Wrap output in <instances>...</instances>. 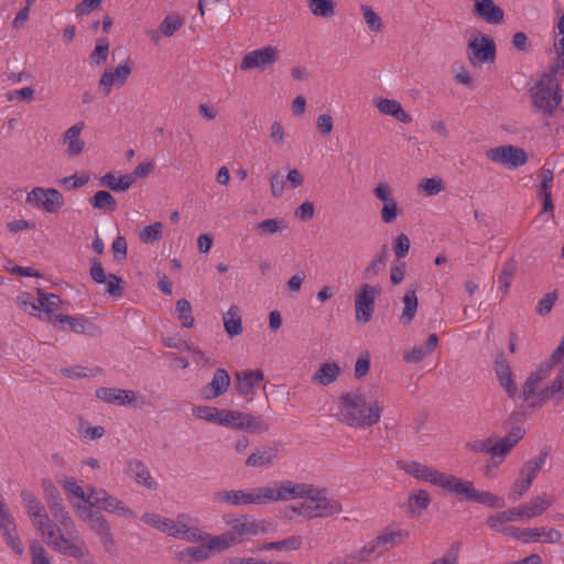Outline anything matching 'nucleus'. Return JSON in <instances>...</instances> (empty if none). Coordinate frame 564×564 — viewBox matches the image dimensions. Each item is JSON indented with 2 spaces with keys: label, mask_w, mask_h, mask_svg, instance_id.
<instances>
[{
  "label": "nucleus",
  "mask_w": 564,
  "mask_h": 564,
  "mask_svg": "<svg viewBox=\"0 0 564 564\" xmlns=\"http://www.w3.org/2000/svg\"><path fill=\"white\" fill-rule=\"evenodd\" d=\"M473 502L484 505L492 509H502L506 501L502 497L497 496L490 491H482L476 489Z\"/></svg>",
  "instance_id": "49530a36"
},
{
  "label": "nucleus",
  "mask_w": 564,
  "mask_h": 564,
  "mask_svg": "<svg viewBox=\"0 0 564 564\" xmlns=\"http://www.w3.org/2000/svg\"><path fill=\"white\" fill-rule=\"evenodd\" d=\"M89 275L91 280L97 284L106 283V291L112 297H121L123 294V280L117 274H106L101 262L93 258L90 259Z\"/></svg>",
  "instance_id": "ddd939ff"
},
{
  "label": "nucleus",
  "mask_w": 564,
  "mask_h": 564,
  "mask_svg": "<svg viewBox=\"0 0 564 564\" xmlns=\"http://www.w3.org/2000/svg\"><path fill=\"white\" fill-rule=\"evenodd\" d=\"M30 554L32 564H51L46 550L37 540L31 542Z\"/></svg>",
  "instance_id": "0e129e2a"
},
{
  "label": "nucleus",
  "mask_w": 564,
  "mask_h": 564,
  "mask_svg": "<svg viewBox=\"0 0 564 564\" xmlns=\"http://www.w3.org/2000/svg\"><path fill=\"white\" fill-rule=\"evenodd\" d=\"M0 530L8 546L11 547L15 554L21 555L24 551L23 544L17 533L14 519L6 508L2 499H0Z\"/></svg>",
  "instance_id": "2eb2a0df"
},
{
  "label": "nucleus",
  "mask_w": 564,
  "mask_h": 564,
  "mask_svg": "<svg viewBox=\"0 0 564 564\" xmlns=\"http://www.w3.org/2000/svg\"><path fill=\"white\" fill-rule=\"evenodd\" d=\"M63 487L67 492L73 494L74 496H76L77 498L82 499L87 503H89L90 499H93L95 492V488L89 487L88 494H86L73 477L66 478L63 484Z\"/></svg>",
  "instance_id": "864d4df0"
},
{
  "label": "nucleus",
  "mask_w": 564,
  "mask_h": 564,
  "mask_svg": "<svg viewBox=\"0 0 564 564\" xmlns=\"http://www.w3.org/2000/svg\"><path fill=\"white\" fill-rule=\"evenodd\" d=\"M84 122H78L68 128L64 133V142L67 144V154L70 156L79 155L85 147V142L79 139V134L84 129Z\"/></svg>",
  "instance_id": "7c9ffc66"
},
{
  "label": "nucleus",
  "mask_w": 564,
  "mask_h": 564,
  "mask_svg": "<svg viewBox=\"0 0 564 564\" xmlns=\"http://www.w3.org/2000/svg\"><path fill=\"white\" fill-rule=\"evenodd\" d=\"M230 386V376L224 368H218L209 383L200 388L199 395L204 400H214L223 395Z\"/></svg>",
  "instance_id": "412c9836"
},
{
  "label": "nucleus",
  "mask_w": 564,
  "mask_h": 564,
  "mask_svg": "<svg viewBox=\"0 0 564 564\" xmlns=\"http://www.w3.org/2000/svg\"><path fill=\"white\" fill-rule=\"evenodd\" d=\"M562 362V360H560L558 358L554 360L553 358V352L551 354L550 358L542 362L535 371H532L530 375L535 378L538 381H543L546 377H549V375L551 373V371L554 369V367H556L557 365H560Z\"/></svg>",
  "instance_id": "680f3d73"
},
{
  "label": "nucleus",
  "mask_w": 564,
  "mask_h": 564,
  "mask_svg": "<svg viewBox=\"0 0 564 564\" xmlns=\"http://www.w3.org/2000/svg\"><path fill=\"white\" fill-rule=\"evenodd\" d=\"M552 503V498L547 496H536L529 502L522 503L521 511L524 518L531 519L541 516L551 507Z\"/></svg>",
  "instance_id": "c9c22d12"
},
{
  "label": "nucleus",
  "mask_w": 564,
  "mask_h": 564,
  "mask_svg": "<svg viewBox=\"0 0 564 564\" xmlns=\"http://www.w3.org/2000/svg\"><path fill=\"white\" fill-rule=\"evenodd\" d=\"M516 265L513 261H508L503 264L501 274L498 278L499 289L503 294H507L514 275Z\"/></svg>",
  "instance_id": "bf43d9fd"
},
{
  "label": "nucleus",
  "mask_w": 564,
  "mask_h": 564,
  "mask_svg": "<svg viewBox=\"0 0 564 564\" xmlns=\"http://www.w3.org/2000/svg\"><path fill=\"white\" fill-rule=\"evenodd\" d=\"M279 59V50L275 46H264L248 52L240 63L241 70L259 68L264 70L275 64Z\"/></svg>",
  "instance_id": "f8f14e48"
},
{
  "label": "nucleus",
  "mask_w": 564,
  "mask_h": 564,
  "mask_svg": "<svg viewBox=\"0 0 564 564\" xmlns=\"http://www.w3.org/2000/svg\"><path fill=\"white\" fill-rule=\"evenodd\" d=\"M41 486L48 508L64 501L59 490L50 478H43Z\"/></svg>",
  "instance_id": "8fccbe9b"
},
{
  "label": "nucleus",
  "mask_w": 564,
  "mask_h": 564,
  "mask_svg": "<svg viewBox=\"0 0 564 564\" xmlns=\"http://www.w3.org/2000/svg\"><path fill=\"white\" fill-rule=\"evenodd\" d=\"M207 540L209 542L206 546L209 549V553L213 550L224 551V550H227L228 547H230L231 545H235V539H232L229 531H227L220 535H217V536H213V538L209 536V539H207Z\"/></svg>",
  "instance_id": "13d9d810"
},
{
  "label": "nucleus",
  "mask_w": 564,
  "mask_h": 564,
  "mask_svg": "<svg viewBox=\"0 0 564 564\" xmlns=\"http://www.w3.org/2000/svg\"><path fill=\"white\" fill-rule=\"evenodd\" d=\"M409 536V532L405 530H397V531H384L379 534L376 539V543L380 546V552L387 551L401 542H403Z\"/></svg>",
  "instance_id": "ea45409f"
},
{
  "label": "nucleus",
  "mask_w": 564,
  "mask_h": 564,
  "mask_svg": "<svg viewBox=\"0 0 564 564\" xmlns=\"http://www.w3.org/2000/svg\"><path fill=\"white\" fill-rule=\"evenodd\" d=\"M311 12L315 17L328 19L335 13L334 0H306Z\"/></svg>",
  "instance_id": "a18cd8bd"
},
{
  "label": "nucleus",
  "mask_w": 564,
  "mask_h": 564,
  "mask_svg": "<svg viewBox=\"0 0 564 564\" xmlns=\"http://www.w3.org/2000/svg\"><path fill=\"white\" fill-rule=\"evenodd\" d=\"M410 239L405 234H400L397 236L392 249L395 257L398 258V261H400L408 254L410 250Z\"/></svg>",
  "instance_id": "338daca9"
},
{
  "label": "nucleus",
  "mask_w": 564,
  "mask_h": 564,
  "mask_svg": "<svg viewBox=\"0 0 564 564\" xmlns=\"http://www.w3.org/2000/svg\"><path fill=\"white\" fill-rule=\"evenodd\" d=\"M402 303L403 310L400 321L403 325H409L417 312L419 300L416 296V288L409 289L404 292Z\"/></svg>",
  "instance_id": "e433bc0d"
},
{
  "label": "nucleus",
  "mask_w": 564,
  "mask_h": 564,
  "mask_svg": "<svg viewBox=\"0 0 564 564\" xmlns=\"http://www.w3.org/2000/svg\"><path fill=\"white\" fill-rule=\"evenodd\" d=\"M26 202L50 214L58 213L65 204L64 196L59 191L44 187H34L28 194Z\"/></svg>",
  "instance_id": "1a4fd4ad"
},
{
  "label": "nucleus",
  "mask_w": 564,
  "mask_h": 564,
  "mask_svg": "<svg viewBox=\"0 0 564 564\" xmlns=\"http://www.w3.org/2000/svg\"><path fill=\"white\" fill-rule=\"evenodd\" d=\"M177 317L183 327L191 328L194 325V317L192 316V305L186 299H181L176 302Z\"/></svg>",
  "instance_id": "603ef678"
},
{
  "label": "nucleus",
  "mask_w": 564,
  "mask_h": 564,
  "mask_svg": "<svg viewBox=\"0 0 564 564\" xmlns=\"http://www.w3.org/2000/svg\"><path fill=\"white\" fill-rule=\"evenodd\" d=\"M562 539V533L553 528L539 527V528H525L524 543H558Z\"/></svg>",
  "instance_id": "c756f323"
},
{
  "label": "nucleus",
  "mask_w": 564,
  "mask_h": 564,
  "mask_svg": "<svg viewBox=\"0 0 564 564\" xmlns=\"http://www.w3.org/2000/svg\"><path fill=\"white\" fill-rule=\"evenodd\" d=\"M302 487L293 485L291 480L273 481L272 486L253 487L248 490L218 491L215 498L232 506L267 505L278 501H288L290 496H301Z\"/></svg>",
  "instance_id": "7ed1b4c3"
},
{
  "label": "nucleus",
  "mask_w": 564,
  "mask_h": 564,
  "mask_svg": "<svg viewBox=\"0 0 564 564\" xmlns=\"http://www.w3.org/2000/svg\"><path fill=\"white\" fill-rule=\"evenodd\" d=\"M397 466L404 470L408 475L419 479L429 481L432 485L438 486L444 473L437 469H433L427 465L421 464L419 462H404L398 460Z\"/></svg>",
  "instance_id": "a211bd4d"
},
{
  "label": "nucleus",
  "mask_w": 564,
  "mask_h": 564,
  "mask_svg": "<svg viewBox=\"0 0 564 564\" xmlns=\"http://www.w3.org/2000/svg\"><path fill=\"white\" fill-rule=\"evenodd\" d=\"M21 500L33 525L48 546L57 553L76 560H82L86 555L85 543L83 541L75 543L66 539L61 533V528L50 519L42 501L33 492L22 490Z\"/></svg>",
  "instance_id": "f257e3e1"
},
{
  "label": "nucleus",
  "mask_w": 564,
  "mask_h": 564,
  "mask_svg": "<svg viewBox=\"0 0 564 564\" xmlns=\"http://www.w3.org/2000/svg\"><path fill=\"white\" fill-rule=\"evenodd\" d=\"M364 19L370 31L380 32L382 30L381 18L368 6L362 4Z\"/></svg>",
  "instance_id": "69168bd1"
},
{
  "label": "nucleus",
  "mask_w": 564,
  "mask_h": 564,
  "mask_svg": "<svg viewBox=\"0 0 564 564\" xmlns=\"http://www.w3.org/2000/svg\"><path fill=\"white\" fill-rule=\"evenodd\" d=\"M40 312H44V319L54 325V318L58 314L54 311L61 303V297L53 293H43L39 291Z\"/></svg>",
  "instance_id": "58836bf2"
},
{
  "label": "nucleus",
  "mask_w": 564,
  "mask_h": 564,
  "mask_svg": "<svg viewBox=\"0 0 564 564\" xmlns=\"http://www.w3.org/2000/svg\"><path fill=\"white\" fill-rule=\"evenodd\" d=\"M184 20L177 14H167L160 23L159 30L165 36H172L182 28Z\"/></svg>",
  "instance_id": "5fc2aeb1"
},
{
  "label": "nucleus",
  "mask_w": 564,
  "mask_h": 564,
  "mask_svg": "<svg viewBox=\"0 0 564 564\" xmlns=\"http://www.w3.org/2000/svg\"><path fill=\"white\" fill-rule=\"evenodd\" d=\"M409 511L412 516L420 514L431 503L430 494L426 490L420 489L409 496L408 499Z\"/></svg>",
  "instance_id": "c03bdc74"
},
{
  "label": "nucleus",
  "mask_w": 564,
  "mask_h": 564,
  "mask_svg": "<svg viewBox=\"0 0 564 564\" xmlns=\"http://www.w3.org/2000/svg\"><path fill=\"white\" fill-rule=\"evenodd\" d=\"M257 230L261 235H273L285 228L283 220L276 218H269L256 225Z\"/></svg>",
  "instance_id": "e2e57ef3"
},
{
  "label": "nucleus",
  "mask_w": 564,
  "mask_h": 564,
  "mask_svg": "<svg viewBox=\"0 0 564 564\" xmlns=\"http://www.w3.org/2000/svg\"><path fill=\"white\" fill-rule=\"evenodd\" d=\"M263 379L264 375L260 369L238 371L236 372V389L245 397L250 395L253 393L254 387Z\"/></svg>",
  "instance_id": "cd10ccee"
},
{
  "label": "nucleus",
  "mask_w": 564,
  "mask_h": 564,
  "mask_svg": "<svg viewBox=\"0 0 564 564\" xmlns=\"http://www.w3.org/2000/svg\"><path fill=\"white\" fill-rule=\"evenodd\" d=\"M126 474L135 482L143 485L148 489L156 488V482L151 477L148 467L142 460L135 458L128 460Z\"/></svg>",
  "instance_id": "c85d7f7f"
},
{
  "label": "nucleus",
  "mask_w": 564,
  "mask_h": 564,
  "mask_svg": "<svg viewBox=\"0 0 564 564\" xmlns=\"http://www.w3.org/2000/svg\"><path fill=\"white\" fill-rule=\"evenodd\" d=\"M564 399V362L557 371L554 380L546 387L542 388L536 394V401L532 406H541L550 400H554L555 404H560Z\"/></svg>",
  "instance_id": "aec40b11"
},
{
  "label": "nucleus",
  "mask_w": 564,
  "mask_h": 564,
  "mask_svg": "<svg viewBox=\"0 0 564 564\" xmlns=\"http://www.w3.org/2000/svg\"><path fill=\"white\" fill-rule=\"evenodd\" d=\"M293 485L302 487V495H292L288 500L305 498V501L303 502V512L306 518L313 519L317 517H332L343 511L339 501L322 495L325 492L324 489L315 491L312 486L306 484L293 482Z\"/></svg>",
  "instance_id": "39448f33"
},
{
  "label": "nucleus",
  "mask_w": 564,
  "mask_h": 564,
  "mask_svg": "<svg viewBox=\"0 0 564 564\" xmlns=\"http://www.w3.org/2000/svg\"><path fill=\"white\" fill-rule=\"evenodd\" d=\"M91 507H98L110 513H117L126 518H133V511L123 505L121 500L108 494L105 489H96L89 503Z\"/></svg>",
  "instance_id": "dca6fc26"
},
{
  "label": "nucleus",
  "mask_w": 564,
  "mask_h": 564,
  "mask_svg": "<svg viewBox=\"0 0 564 564\" xmlns=\"http://www.w3.org/2000/svg\"><path fill=\"white\" fill-rule=\"evenodd\" d=\"M141 520L144 523H147L164 533H167V534L171 531V528L174 527V520H172L170 518H163L156 513L145 512L141 517Z\"/></svg>",
  "instance_id": "de8ad7c7"
},
{
  "label": "nucleus",
  "mask_w": 564,
  "mask_h": 564,
  "mask_svg": "<svg viewBox=\"0 0 564 564\" xmlns=\"http://www.w3.org/2000/svg\"><path fill=\"white\" fill-rule=\"evenodd\" d=\"M302 545V538L299 535H292L286 539L267 542L259 550H299Z\"/></svg>",
  "instance_id": "09e8293b"
},
{
  "label": "nucleus",
  "mask_w": 564,
  "mask_h": 564,
  "mask_svg": "<svg viewBox=\"0 0 564 564\" xmlns=\"http://www.w3.org/2000/svg\"><path fill=\"white\" fill-rule=\"evenodd\" d=\"M445 188L444 181L440 177L422 178L419 189H422L427 196H434Z\"/></svg>",
  "instance_id": "4d7b16f0"
},
{
  "label": "nucleus",
  "mask_w": 564,
  "mask_h": 564,
  "mask_svg": "<svg viewBox=\"0 0 564 564\" xmlns=\"http://www.w3.org/2000/svg\"><path fill=\"white\" fill-rule=\"evenodd\" d=\"M486 158L495 163H500L508 169H517L527 163L528 156L522 148L514 145H500L486 151Z\"/></svg>",
  "instance_id": "9d476101"
},
{
  "label": "nucleus",
  "mask_w": 564,
  "mask_h": 564,
  "mask_svg": "<svg viewBox=\"0 0 564 564\" xmlns=\"http://www.w3.org/2000/svg\"><path fill=\"white\" fill-rule=\"evenodd\" d=\"M18 305L30 315H37L40 312V302L34 300L31 293L24 292L17 296Z\"/></svg>",
  "instance_id": "052dcab7"
},
{
  "label": "nucleus",
  "mask_w": 564,
  "mask_h": 564,
  "mask_svg": "<svg viewBox=\"0 0 564 564\" xmlns=\"http://www.w3.org/2000/svg\"><path fill=\"white\" fill-rule=\"evenodd\" d=\"M133 184V177L130 174L117 176L113 172L106 173L99 178V185L113 192H126Z\"/></svg>",
  "instance_id": "f704fd0d"
},
{
  "label": "nucleus",
  "mask_w": 564,
  "mask_h": 564,
  "mask_svg": "<svg viewBox=\"0 0 564 564\" xmlns=\"http://www.w3.org/2000/svg\"><path fill=\"white\" fill-rule=\"evenodd\" d=\"M131 72L132 63L129 59L116 68H107L99 79V86L102 87L105 95L108 96L110 94L112 86H123Z\"/></svg>",
  "instance_id": "6ab92c4d"
},
{
  "label": "nucleus",
  "mask_w": 564,
  "mask_h": 564,
  "mask_svg": "<svg viewBox=\"0 0 564 564\" xmlns=\"http://www.w3.org/2000/svg\"><path fill=\"white\" fill-rule=\"evenodd\" d=\"M162 229L163 224L160 221H156L150 226H145L140 232V240L143 243H153L155 241H159L162 239L163 236Z\"/></svg>",
  "instance_id": "6e6d98bb"
},
{
  "label": "nucleus",
  "mask_w": 564,
  "mask_h": 564,
  "mask_svg": "<svg viewBox=\"0 0 564 564\" xmlns=\"http://www.w3.org/2000/svg\"><path fill=\"white\" fill-rule=\"evenodd\" d=\"M491 443V437H487L485 440L469 441L465 444V448L475 454L486 453L490 455Z\"/></svg>",
  "instance_id": "774afa93"
},
{
  "label": "nucleus",
  "mask_w": 564,
  "mask_h": 564,
  "mask_svg": "<svg viewBox=\"0 0 564 564\" xmlns=\"http://www.w3.org/2000/svg\"><path fill=\"white\" fill-rule=\"evenodd\" d=\"M227 411L209 405H195L192 409L193 415L197 419L226 426Z\"/></svg>",
  "instance_id": "473e14b6"
},
{
  "label": "nucleus",
  "mask_w": 564,
  "mask_h": 564,
  "mask_svg": "<svg viewBox=\"0 0 564 564\" xmlns=\"http://www.w3.org/2000/svg\"><path fill=\"white\" fill-rule=\"evenodd\" d=\"M238 311L239 310L237 306H231L229 311L224 315L225 330L231 338L242 333V323Z\"/></svg>",
  "instance_id": "37998d69"
},
{
  "label": "nucleus",
  "mask_w": 564,
  "mask_h": 564,
  "mask_svg": "<svg viewBox=\"0 0 564 564\" xmlns=\"http://www.w3.org/2000/svg\"><path fill=\"white\" fill-rule=\"evenodd\" d=\"M494 369L501 388L506 391L509 398H514L518 392V388L513 379L510 365L505 358L502 351L497 355Z\"/></svg>",
  "instance_id": "4be33fe9"
},
{
  "label": "nucleus",
  "mask_w": 564,
  "mask_h": 564,
  "mask_svg": "<svg viewBox=\"0 0 564 564\" xmlns=\"http://www.w3.org/2000/svg\"><path fill=\"white\" fill-rule=\"evenodd\" d=\"M88 527L100 538L102 544L107 550L113 546L115 541L110 531L109 523L99 511L93 518V520L88 522Z\"/></svg>",
  "instance_id": "2f4dec72"
},
{
  "label": "nucleus",
  "mask_w": 564,
  "mask_h": 564,
  "mask_svg": "<svg viewBox=\"0 0 564 564\" xmlns=\"http://www.w3.org/2000/svg\"><path fill=\"white\" fill-rule=\"evenodd\" d=\"M228 531L235 539V544H238L257 535L260 532V523L256 520L249 521L248 516H243L235 519Z\"/></svg>",
  "instance_id": "393cba45"
},
{
  "label": "nucleus",
  "mask_w": 564,
  "mask_h": 564,
  "mask_svg": "<svg viewBox=\"0 0 564 564\" xmlns=\"http://www.w3.org/2000/svg\"><path fill=\"white\" fill-rule=\"evenodd\" d=\"M382 405L378 401L367 403L359 390L348 391L339 397L338 420L355 429H367L380 421Z\"/></svg>",
  "instance_id": "20e7f679"
},
{
  "label": "nucleus",
  "mask_w": 564,
  "mask_h": 564,
  "mask_svg": "<svg viewBox=\"0 0 564 564\" xmlns=\"http://www.w3.org/2000/svg\"><path fill=\"white\" fill-rule=\"evenodd\" d=\"M90 205L95 209L104 210L105 213H113L117 210L116 198L107 191H98L89 198Z\"/></svg>",
  "instance_id": "a19ab883"
},
{
  "label": "nucleus",
  "mask_w": 564,
  "mask_h": 564,
  "mask_svg": "<svg viewBox=\"0 0 564 564\" xmlns=\"http://www.w3.org/2000/svg\"><path fill=\"white\" fill-rule=\"evenodd\" d=\"M381 293L380 285L362 284L355 295V313L359 323L371 321L375 312L376 296Z\"/></svg>",
  "instance_id": "423d86ee"
},
{
  "label": "nucleus",
  "mask_w": 564,
  "mask_h": 564,
  "mask_svg": "<svg viewBox=\"0 0 564 564\" xmlns=\"http://www.w3.org/2000/svg\"><path fill=\"white\" fill-rule=\"evenodd\" d=\"M473 13L490 24L503 21L505 12L494 0H474Z\"/></svg>",
  "instance_id": "b1692460"
},
{
  "label": "nucleus",
  "mask_w": 564,
  "mask_h": 564,
  "mask_svg": "<svg viewBox=\"0 0 564 564\" xmlns=\"http://www.w3.org/2000/svg\"><path fill=\"white\" fill-rule=\"evenodd\" d=\"M66 325H68L69 329L77 334H88L95 335L99 333V329L96 325L88 322L85 316H69L59 314L54 318V326L59 329H65Z\"/></svg>",
  "instance_id": "5701e85b"
},
{
  "label": "nucleus",
  "mask_w": 564,
  "mask_h": 564,
  "mask_svg": "<svg viewBox=\"0 0 564 564\" xmlns=\"http://www.w3.org/2000/svg\"><path fill=\"white\" fill-rule=\"evenodd\" d=\"M339 375V366L334 361H327L319 366L312 379L322 386H329L337 380Z\"/></svg>",
  "instance_id": "4c0bfd02"
},
{
  "label": "nucleus",
  "mask_w": 564,
  "mask_h": 564,
  "mask_svg": "<svg viewBox=\"0 0 564 564\" xmlns=\"http://www.w3.org/2000/svg\"><path fill=\"white\" fill-rule=\"evenodd\" d=\"M278 458V447L271 445H262L256 448L246 459L245 465L247 467H269L273 465Z\"/></svg>",
  "instance_id": "bb28decb"
},
{
  "label": "nucleus",
  "mask_w": 564,
  "mask_h": 564,
  "mask_svg": "<svg viewBox=\"0 0 564 564\" xmlns=\"http://www.w3.org/2000/svg\"><path fill=\"white\" fill-rule=\"evenodd\" d=\"M556 29L562 35L561 39L554 41L560 63L553 66L549 73H544L530 89L533 107L545 117L554 116L563 99L560 84L555 82V77L560 69L564 70V13L561 15Z\"/></svg>",
  "instance_id": "f03ea898"
},
{
  "label": "nucleus",
  "mask_w": 564,
  "mask_h": 564,
  "mask_svg": "<svg viewBox=\"0 0 564 564\" xmlns=\"http://www.w3.org/2000/svg\"><path fill=\"white\" fill-rule=\"evenodd\" d=\"M471 53L468 55L471 64L492 63L496 58V44L494 40L485 34H479L468 42Z\"/></svg>",
  "instance_id": "4468645a"
},
{
  "label": "nucleus",
  "mask_w": 564,
  "mask_h": 564,
  "mask_svg": "<svg viewBox=\"0 0 564 564\" xmlns=\"http://www.w3.org/2000/svg\"><path fill=\"white\" fill-rule=\"evenodd\" d=\"M109 55V42L106 37L98 39L96 46L91 52L89 59L91 65L100 66L104 64Z\"/></svg>",
  "instance_id": "3c124183"
},
{
  "label": "nucleus",
  "mask_w": 564,
  "mask_h": 564,
  "mask_svg": "<svg viewBox=\"0 0 564 564\" xmlns=\"http://www.w3.org/2000/svg\"><path fill=\"white\" fill-rule=\"evenodd\" d=\"M378 110L383 115H389L400 122L409 123L412 121L411 116L405 112L401 104L393 99L381 98L377 102Z\"/></svg>",
  "instance_id": "72a5a7b5"
},
{
  "label": "nucleus",
  "mask_w": 564,
  "mask_h": 564,
  "mask_svg": "<svg viewBox=\"0 0 564 564\" xmlns=\"http://www.w3.org/2000/svg\"><path fill=\"white\" fill-rule=\"evenodd\" d=\"M389 257V250L387 245H383L379 252L372 258L364 270V278L370 279L378 275L384 268V264Z\"/></svg>",
  "instance_id": "79ce46f5"
},
{
  "label": "nucleus",
  "mask_w": 564,
  "mask_h": 564,
  "mask_svg": "<svg viewBox=\"0 0 564 564\" xmlns=\"http://www.w3.org/2000/svg\"><path fill=\"white\" fill-rule=\"evenodd\" d=\"M226 426L234 430L247 431L256 434L267 433L270 429L269 424L261 415H252L246 412L234 410L227 411Z\"/></svg>",
  "instance_id": "0eeeda50"
},
{
  "label": "nucleus",
  "mask_w": 564,
  "mask_h": 564,
  "mask_svg": "<svg viewBox=\"0 0 564 564\" xmlns=\"http://www.w3.org/2000/svg\"><path fill=\"white\" fill-rule=\"evenodd\" d=\"M48 509L52 517L61 524V533H63L66 539L77 543L76 540H78V538L75 535L77 534L76 525L70 513L66 510L64 501Z\"/></svg>",
  "instance_id": "a878e982"
},
{
  "label": "nucleus",
  "mask_w": 564,
  "mask_h": 564,
  "mask_svg": "<svg viewBox=\"0 0 564 564\" xmlns=\"http://www.w3.org/2000/svg\"><path fill=\"white\" fill-rule=\"evenodd\" d=\"M525 430L519 425L513 426L507 435L500 437L496 443H491L490 457L494 460L492 466L498 467L507 455L524 437Z\"/></svg>",
  "instance_id": "9b49d317"
},
{
  "label": "nucleus",
  "mask_w": 564,
  "mask_h": 564,
  "mask_svg": "<svg viewBox=\"0 0 564 564\" xmlns=\"http://www.w3.org/2000/svg\"><path fill=\"white\" fill-rule=\"evenodd\" d=\"M438 487L455 494L459 501L473 502L476 488L474 482L456 477L452 474L444 473Z\"/></svg>",
  "instance_id": "f3484780"
},
{
  "label": "nucleus",
  "mask_w": 564,
  "mask_h": 564,
  "mask_svg": "<svg viewBox=\"0 0 564 564\" xmlns=\"http://www.w3.org/2000/svg\"><path fill=\"white\" fill-rule=\"evenodd\" d=\"M97 399L117 405H133L144 406L148 404L144 395H137L133 390L120 389V388H98L95 392Z\"/></svg>",
  "instance_id": "6e6552de"
}]
</instances>
